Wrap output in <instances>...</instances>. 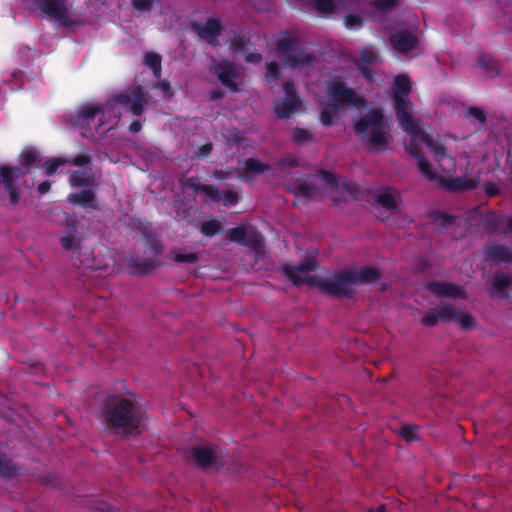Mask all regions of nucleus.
<instances>
[{
	"mask_svg": "<svg viewBox=\"0 0 512 512\" xmlns=\"http://www.w3.org/2000/svg\"><path fill=\"white\" fill-rule=\"evenodd\" d=\"M391 46L400 54H408L419 45L418 37L408 30H400L390 35Z\"/></svg>",
	"mask_w": 512,
	"mask_h": 512,
	"instance_id": "nucleus-15",
	"label": "nucleus"
},
{
	"mask_svg": "<svg viewBox=\"0 0 512 512\" xmlns=\"http://www.w3.org/2000/svg\"><path fill=\"white\" fill-rule=\"evenodd\" d=\"M279 163L281 165L287 166V167H298L299 164H300L299 160L296 157H293L291 155H287V156L282 157L279 160Z\"/></svg>",
	"mask_w": 512,
	"mask_h": 512,
	"instance_id": "nucleus-59",
	"label": "nucleus"
},
{
	"mask_svg": "<svg viewBox=\"0 0 512 512\" xmlns=\"http://www.w3.org/2000/svg\"><path fill=\"white\" fill-rule=\"evenodd\" d=\"M299 49V41L291 36H284L277 41V50L286 62L294 52Z\"/></svg>",
	"mask_w": 512,
	"mask_h": 512,
	"instance_id": "nucleus-24",
	"label": "nucleus"
},
{
	"mask_svg": "<svg viewBox=\"0 0 512 512\" xmlns=\"http://www.w3.org/2000/svg\"><path fill=\"white\" fill-rule=\"evenodd\" d=\"M354 131L372 152L388 150L390 127L381 109H371L354 123Z\"/></svg>",
	"mask_w": 512,
	"mask_h": 512,
	"instance_id": "nucleus-3",
	"label": "nucleus"
},
{
	"mask_svg": "<svg viewBox=\"0 0 512 512\" xmlns=\"http://www.w3.org/2000/svg\"><path fill=\"white\" fill-rule=\"evenodd\" d=\"M213 150V144L212 143H206L199 147L198 151L196 152V155L199 158H204L210 155V153Z\"/></svg>",
	"mask_w": 512,
	"mask_h": 512,
	"instance_id": "nucleus-61",
	"label": "nucleus"
},
{
	"mask_svg": "<svg viewBox=\"0 0 512 512\" xmlns=\"http://www.w3.org/2000/svg\"><path fill=\"white\" fill-rule=\"evenodd\" d=\"M283 90L286 95V99H293L297 102H300V99L297 95L296 88L293 82H285L283 85Z\"/></svg>",
	"mask_w": 512,
	"mask_h": 512,
	"instance_id": "nucleus-54",
	"label": "nucleus"
},
{
	"mask_svg": "<svg viewBox=\"0 0 512 512\" xmlns=\"http://www.w3.org/2000/svg\"><path fill=\"white\" fill-rule=\"evenodd\" d=\"M191 28L203 41L213 47L219 45L218 37L222 34V23L218 18L210 17L204 25L196 22L191 24Z\"/></svg>",
	"mask_w": 512,
	"mask_h": 512,
	"instance_id": "nucleus-12",
	"label": "nucleus"
},
{
	"mask_svg": "<svg viewBox=\"0 0 512 512\" xmlns=\"http://www.w3.org/2000/svg\"><path fill=\"white\" fill-rule=\"evenodd\" d=\"M454 321L463 329H470L474 324L473 317L461 311L453 304L442 303L424 313L420 322L425 327H435L440 322Z\"/></svg>",
	"mask_w": 512,
	"mask_h": 512,
	"instance_id": "nucleus-6",
	"label": "nucleus"
},
{
	"mask_svg": "<svg viewBox=\"0 0 512 512\" xmlns=\"http://www.w3.org/2000/svg\"><path fill=\"white\" fill-rule=\"evenodd\" d=\"M398 433L407 442H415L419 439V427L417 425L404 424L399 428Z\"/></svg>",
	"mask_w": 512,
	"mask_h": 512,
	"instance_id": "nucleus-38",
	"label": "nucleus"
},
{
	"mask_svg": "<svg viewBox=\"0 0 512 512\" xmlns=\"http://www.w3.org/2000/svg\"><path fill=\"white\" fill-rule=\"evenodd\" d=\"M114 101L118 104L128 106L134 116H141L144 110L145 94L142 86L127 89L114 96Z\"/></svg>",
	"mask_w": 512,
	"mask_h": 512,
	"instance_id": "nucleus-11",
	"label": "nucleus"
},
{
	"mask_svg": "<svg viewBox=\"0 0 512 512\" xmlns=\"http://www.w3.org/2000/svg\"><path fill=\"white\" fill-rule=\"evenodd\" d=\"M315 58L313 55L306 53L304 50L294 52L289 56L286 63L292 67L306 66L314 62Z\"/></svg>",
	"mask_w": 512,
	"mask_h": 512,
	"instance_id": "nucleus-31",
	"label": "nucleus"
},
{
	"mask_svg": "<svg viewBox=\"0 0 512 512\" xmlns=\"http://www.w3.org/2000/svg\"><path fill=\"white\" fill-rule=\"evenodd\" d=\"M60 243L64 250L72 254L79 253L81 250V238L77 229L69 227L60 237Z\"/></svg>",
	"mask_w": 512,
	"mask_h": 512,
	"instance_id": "nucleus-21",
	"label": "nucleus"
},
{
	"mask_svg": "<svg viewBox=\"0 0 512 512\" xmlns=\"http://www.w3.org/2000/svg\"><path fill=\"white\" fill-rule=\"evenodd\" d=\"M337 111L334 110L333 107L329 106V103L325 108L322 109L320 113V122L323 126H330L333 124L334 118L337 116Z\"/></svg>",
	"mask_w": 512,
	"mask_h": 512,
	"instance_id": "nucleus-45",
	"label": "nucleus"
},
{
	"mask_svg": "<svg viewBox=\"0 0 512 512\" xmlns=\"http://www.w3.org/2000/svg\"><path fill=\"white\" fill-rule=\"evenodd\" d=\"M68 201L72 205H79L83 208L96 209V194L92 189H84L77 193H71L68 196Z\"/></svg>",
	"mask_w": 512,
	"mask_h": 512,
	"instance_id": "nucleus-22",
	"label": "nucleus"
},
{
	"mask_svg": "<svg viewBox=\"0 0 512 512\" xmlns=\"http://www.w3.org/2000/svg\"><path fill=\"white\" fill-rule=\"evenodd\" d=\"M132 5L138 11H149L152 8V0H132Z\"/></svg>",
	"mask_w": 512,
	"mask_h": 512,
	"instance_id": "nucleus-57",
	"label": "nucleus"
},
{
	"mask_svg": "<svg viewBox=\"0 0 512 512\" xmlns=\"http://www.w3.org/2000/svg\"><path fill=\"white\" fill-rule=\"evenodd\" d=\"M92 162V157L90 155L81 154L72 158L71 160L67 159V165H72L76 167H84Z\"/></svg>",
	"mask_w": 512,
	"mask_h": 512,
	"instance_id": "nucleus-52",
	"label": "nucleus"
},
{
	"mask_svg": "<svg viewBox=\"0 0 512 512\" xmlns=\"http://www.w3.org/2000/svg\"><path fill=\"white\" fill-rule=\"evenodd\" d=\"M477 65L489 77H496L500 74V65L491 55L482 53L477 58Z\"/></svg>",
	"mask_w": 512,
	"mask_h": 512,
	"instance_id": "nucleus-25",
	"label": "nucleus"
},
{
	"mask_svg": "<svg viewBox=\"0 0 512 512\" xmlns=\"http://www.w3.org/2000/svg\"><path fill=\"white\" fill-rule=\"evenodd\" d=\"M214 73L224 87L228 88L231 92L238 91L239 88L236 83L238 72L233 62L223 60L221 63H217L214 68Z\"/></svg>",
	"mask_w": 512,
	"mask_h": 512,
	"instance_id": "nucleus-14",
	"label": "nucleus"
},
{
	"mask_svg": "<svg viewBox=\"0 0 512 512\" xmlns=\"http://www.w3.org/2000/svg\"><path fill=\"white\" fill-rule=\"evenodd\" d=\"M127 267L131 274L146 275L156 267L155 259H146L141 256H131L127 259Z\"/></svg>",
	"mask_w": 512,
	"mask_h": 512,
	"instance_id": "nucleus-20",
	"label": "nucleus"
},
{
	"mask_svg": "<svg viewBox=\"0 0 512 512\" xmlns=\"http://www.w3.org/2000/svg\"><path fill=\"white\" fill-rule=\"evenodd\" d=\"M374 200L377 204L381 205L387 210L396 211L398 209V204L391 188H387L382 193L375 194Z\"/></svg>",
	"mask_w": 512,
	"mask_h": 512,
	"instance_id": "nucleus-28",
	"label": "nucleus"
},
{
	"mask_svg": "<svg viewBox=\"0 0 512 512\" xmlns=\"http://www.w3.org/2000/svg\"><path fill=\"white\" fill-rule=\"evenodd\" d=\"M161 61V56L155 52H147L144 54V64L152 70L156 77H159L161 74Z\"/></svg>",
	"mask_w": 512,
	"mask_h": 512,
	"instance_id": "nucleus-36",
	"label": "nucleus"
},
{
	"mask_svg": "<svg viewBox=\"0 0 512 512\" xmlns=\"http://www.w3.org/2000/svg\"><path fill=\"white\" fill-rule=\"evenodd\" d=\"M100 414L107 429L124 437L138 435L144 425L145 413L130 398L113 394L100 404Z\"/></svg>",
	"mask_w": 512,
	"mask_h": 512,
	"instance_id": "nucleus-1",
	"label": "nucleus"
},
{
	"mask_svg": "<svg viewBox=\"0 0 512 512\" xmlns=\"http://www.w3.org/2000/svg\"><path fill=\"white\" fill-rule=\"evenodd\" d=\"M247 228L244 225H239L229 230L227 234V238L231 242L239 243L243 245L246 236H247Z\"/></svg>",
	"mask_w": 512,
	"mask_h": 512,
	"instance_id": "nucleus-40",
	"label": "nucleus"
},
{
	"mask_svg": "<svg viewBox=\"0 0 512 512\" xmlns=\"http://www.w3.org/2000/svg\"><path fill=\"white\" fill-rule=\"evenodd\" d=\"M67 165V159L61 157H54L44 162L43 168L47 176H53L57 169L61 166Z\"/></svg>",
	"mask_w": 512,
	"mask_h": 512,
	"instance_id": "nucleus-41",
	"label": "nucleus"
},
{
	"mask_svg": "<svg viewBox=\"0 0 512 512\" xmlns=\"http://www.w3.org/2000/svg\"><path fill=\"white\" fill-rule=\"evenodd\" d=\"M361 60L366 64H375L378 60V54L371 49H364L361 53Z\"/></svg>",
	"mask_w": 512,
	"mask_h": 512,
	"instance_id": "nucleus-55",
	"label": "nucleus"
},
{
	"mask_svg": "<svg viewBox=\"0 0 512 512\" xmlns=\"http://www.w3.org/2000/svg\"><path fill=\"white\" fill-rule=\"evenodd\" d=\"M41 162V156L38 151L34 149L24 150L19 156V167L0 165V187L3 186L9 195V202L15 205L19 202L21 190L19 185L16 184L27 171L24 168H29Z\"/></svg>",
	"mask_w": 512,
	"mask_h": 512,
	"instance_id": "nucleus-4",
	"label": "nucleus"
},
{
	"mask_svg": "<svg viewBox=\"0 0 512 512\" xmlns=\"http://www.w3.org/2000/svg\"><path fill=\"white\" fill-rule=\"evenodd\" d=\"M505 217L506 216H500L496 213H488L482 219V226L484 230L489 234L499 231L503 233Z\"/></svg>",
	"mask_w": 512,
	"mask_h": 512,
	"instance_id": "nucleus-26",
	"label": "nucleus"
},
{
	"mask_svg": "<svg viewBox=\"0 0 512 512\" xmlns=\"http://www.w3.org/2000/svg\"><path fill=\"white\" fill-rule=\"evenodd\" d=\"M415 136H422L424 144L433 153L434 159L444 173H453L456 170V160L448 152L447 148L440 142L436 141L432 136L425 132L417 123L413 129L407 130Z\"/></svg>",
	"mask_w": 512,
	"mask_h": 512,
	"instance_id": "nucleus-8",
	"label": "nucleus"
},
{
	"mask_svg": "<svg viewBox=\"0 0 512 512\" xmlns=\"http://www.w3.org/2000/svg\"><path fill=\"white\" fill-rule=\"evenodd\" d=\"M287 190L296 198L310 199L317 193V187L308 180H291Z\"/></svg>",
	"mask_w": 512,
	"mask_h": 512,
	"instance_id": "nucleus-19",
	"label": "nucleus"
},
{
	"mask_svg": "<svg viewBox=\"0 0 512 512\" xmlns=\"http://www.w3.org/2000/svg\"><path fill=\"white\" fill-rule=\"evenodd\" d=\"M345 25L349 29L361 27L363 25V17L358 14H347L344 18Z\"/></svg>",
	"mask_w": 512,
	"mask_h": 512,
	"instance_id": "nucleus-51",
	"label": "nucleus"
},
{
	"mask_svg": "<svg viewBox=\"0 0 512 512\" xmlns=\"http://www.w3.org/2000/svg\"><path fill=\"white\" fill-rule=\"evenodd\" d=\"M37 7L44 14L57 20L66 19L69 14L66 0H38Z\"/></svg>",
	"mask_w": 512,
	"mask_h": 512,
	"instance_id": "nucleus-18",
	"label": "nucleus"
},
{
	"mask_svg": "<svg viewBox=\"0 0 512 512\" xmlns=\"http://www.w3.org/2000/svg\"><path fill=\"white\" fill-rule=\"evenodd\" d=\"M94 176L83 171H73L69 176V183L73 187H87L92 184Z\"/></svg>",
	"mask_w": 512,
	"mask_h": 512,
	"instance_id": "nucleus-30",
	"label": "nucleus"
},
{
	"mask_svg": "<svg viewBox=\"0 0 512 512\" xmlns=\"http://www.w3.org/2000/svg\"><path fill=\"white\" fill-rule=\"evenodd\" d=\"M465 114H466V117L472 118L481 124H485V122L487 120L486 112L477 107H473V106L467 107Z\"/></svg>",
	"mask_w": 512,
	"mask_h": 512,
	"instance_id": "nucleus-46",
	"label": "nucleus"
},
{
	"mask_svg": "<svg viewBox=\"0 0 512 512\" xmlns=\"http://www.w3.org/2000/svg\"><path fill=\"white\" fill-rule=\"evenodd\" d=\"M380 276L377 268L362 266L358 271L344 270L329 278L311 277L309 282L327 295L336 298H352L353 285L374 283L380 279Z\"/></svg>",
	"mask_w": 512,
	"mask_h": 512,
	"instance_id": "nucleus-2",
	"label": "nucleus"
},
{
	"mask_svg": "<svg viewBox=\"0 0 512 512\" xmlns=\"http://www.w3.org/2000/svg\"><path fill=\"white\" fill-rule=\"evenodd\" d=\"M245 61L247 63H260L262 61V55L260 53L251 52L245 55Z\"/></svg>",
	"mask_w": 512,
	"mask_h": 512,
	"instance_id": "nucleus-63",
	"label": "nucleus"
},
{
	"mask_svg": "<svg viewBox=\"0 0 512 512\" xmlns=\"http://www.w3.org/2000/svg\"><path fill=\"white\" fill-rule=\"evenodd\" d=\"M199 259L198 253H177L173 260L177 263H196Z\"/></svg>",
	"mask_w": 512,
	"mask_h": 512,
	"instance_id": "nucleus-50",
	"label": "nucleus"
},
{
	"mask_svg": "<svg viewBox=\"0 0 512 512\" xmlns=\"http://www.w3.org/2000/svg\"><path fill=\"white\" fill-rule=\"evenodd\" d=\"M191 455L195 464L202 470L220 467L224 464L222 450L216 445H200L191 447Z\"/></svg>",
	"mask_w": 512,
	"mask_h": 512,
	"instance_id": "nucleus-10",
	"label": "nucleus"
},
{
	"mask_svg": "<svg viewBox=\"0 0 512 512\" xmlns=\"http://www.w3.org/2000/svg\"><path fill=\"white\" fill-rule=\"evenodd\" d=\"M220 230H221V225L215 219L204 222L200 228L201 233L207 237L215 236L217 233L220 232Z\"/></svg>",
	"mask_w": 512,
	"mask_h": 512,
	"instance_id": "nucleus-43",
	"label": "nucleus"
},
{
	"mask_svg": "<svg viewBox=\"0 0 512 512\" xmlns=\"http://www.w3.org/2000/svg\"><path fill=\"white\" fill-rule=\"evenodd\" d=\"M105 107L102 105L96 106H83L71 115V123L74 127L83 130L82 135L89 137L91 135V126L94 124L96 118L98 121V128L106 124Z\"/></svg>",
	"mask_w": 512,
	"mask_h": 512,
	"instance_id": "nucleus-9",
	"label": "nucleus"
},
{
	"mask_svg": "<svg viewBox=\"0 0 512 512\" xmlns=\"http://www.w3.org/2000/svg\"><path fill=\"white\" fill-rule=\"evenodd\" d=\"M312 8L324 15L332 14L337 11V3L335 0H310Z\"/></svg>",
	"mask_w": 512,
	"mask_h": 512,
	"instance_id": "nucleus-34",
	"label": "nucleus"
},
{
	"mask_svg": "<svg viewBox=\"0 0 512 512\" xmlns=\"http://www.w3.org/2000/svg\"><path fill=\"white\" fill-rule=\"evenodd\" d=\"M301 102H297L293 99H285L278 103L275 107L276 114L278 118L280 119H288L290 118L295 111L297 110V107L300 105Z\"/></svg>",
	"mask_w": 512,
	"mask_h": 512,
	"instance_id": "nucleus-27",
	"label": "nucleus"
},
{
	"mask_svg": "<svg viewBox=\"0 0 512 512\" xmlns=\"http://www.w3.org/2000/svg\"><path fill=\"white\" fill-rule=\"evenodd\" d=\"M244 169L246 172L253 175H260L269 171V165L261 162L257 158H247L244 161Z\"/></svg>",
	"mask_w": 512,
	"mask_h": 512,
	"instance_id": "nucleus-35",
	"label": "nucleus"
},
{
	"mask_svg": "<svg viewBox=\"0 0 512 512\" xmlns=\"http://www.w3.org/2000/svg\"><path fill=\"white\" fill-rule=\"evenodd\" d=\"M251 43L250 38L240 33H235L230 38V48L234 52L242 51L247 45Z\"/></svg>",
	"mask_w": 512,
	"mask_h": 512,
	"instance_id": "nucleus-42",
	"label": "nucleus"
},
{
	"mask_svg": "<svg viewBox=\"0 0 512 512\" xmlns=\"http://www.w3.org/2000/svg\"><path fill=\"white\" fill-rule=\"evenodd\" d=\"M479 180L467 177H455L445 182L450 192H464L474 190L478 187Z\"/></svg>",
	"mask_w": 512,
	"mask_h": 512,
	"instance_id": "nucleus-23",
	"label": "nucleus"
},
{
	"mask_svg": "<svg viewBox=\"0 0 512 512\" xmlns=\"http://www.w3.org/2000/svg\"><path fill=\"white\" fill-rule=\"evenodd\" d=\"M190 187L195 192H203L206 196V200L212 201V202H218L221 198L219 190L217 187L212 185H206V184H197V183H191Z\"/></svg>",
	"mask_w": 512,
	"mask_h": 512,
	"instance_id": "nucleus-33",
	"label": "nucleus"
},
{
	"mask_svg": "<svg viewBox=\"0 0 512 512\" xmlns=\"http://www.w3.org/2000/svg\"><path fill=\"white\" fill-rule=\"evenodd\" d=\"M439 220L441 226L448 227L454 224L456 217L448 214H440Z\"/></svg>",
	"mask_w": 512,
	"mask_h": 512,
	"instance_id": "nucleus-62",
	"label": "nucleus"
},
{
	"mask_svg": "<svg viewBox=\"0 0 512 512\" xmlns=\"http://www.w3.org/2000/svg\"><path fill=\"white\" fill-rule=\"evenodd\" d=\"M320 176L322 180L325 181V183H327L332 188L337 189L339 187V180L334 173L323 170L320 172Z\"/></svg>",
	"mask_w": 512,
	"mask_h": 512,
	"instance_id": "nucleus-53",
	"label": "nucleus"
},
{
	"mask_svg": "<svg viewBox=\"0 0 512 512\" xmlns=\"http://www.w3.org/2000/svg\"><path fill=\"white\" fill-rule=\"evenodd\" d=\"M412 85L407 75H397L393 81V106L399 125L406 130L413 129L418 122L412 117L414 105L409 99Z\"/></svg>",
	"mask_w": 512,
	"mask_h": 512,
	"instance_id": "nucleus-5",
	"label": "nucleus"
},
{
	"mask_svg": "<svg viewBox=\"0 0 512 512\" xmlns=\"http://www.w3.org/2000/svg\"><path fill=\"white\" fill-rule=\"evenodd\" d=\"M360 72L362 76L369 82L374 81L375 73L374 71L368 67L367 65H359Z\"/></svg>",
	"mask_w": 512,
	"mask_h": 512,
	"instance_id": "nucleus-60",
	"label": "nucleus"
},
{
	"mask_svg": "<svg viewBox=\"0 0 512 512\" xmlns=\"http://www.w3.org/2000/svg\"><path fill=\"white\" fill-rule=\"evenodd\" d=\"M243 245L255 251H260L264 244L261 235L253 232L247 234Z\"/></svg>",
	"mask_w": 512,
	"mask_h": 512,
	"instance_id": "nucleus-44",
	"label": "nucleus"
},
{
	"mask_svg": "<svg viewBox=\"0 0 512 512\" xmlns=\"http://www.w3.org/2000/svg\"><path fill=\"white\" fill-rule=\"evenodd\" d=\"M425 288L434 296L442 298L449 297L453 299H465V288L450 282L431 281L425 285Z\"/></svg>",
	"mask_w": 512,
	"mask_h": 512,
	"instance_id": "nucleus-13",
	"label": "nucleus"
},
{
	"mask_svg": "<svg viewBox=\"0 0 512 512\" xmlns=\"http://www.w3.org/2000/svg\"><path fill=\"white\" fill-rule=\"evenodd\" d=\"M401 129L408 135L411 136L410 141L405 145L406 152L413 158H418L419 156H422L421 148L418 144V142L424 143V139L422 136H415L413 133L408 132L403 125H399Z\"/></svg>",
	"mask_w": 512,
	"mask_h": 512,
	"instance_id": "nucleus-32",
	"label": "nucleus"
},
{
	"mask_svg": "<svg viewBox=\"0 0 512 512\" xmlns=\"http://www.w3.org/2000/svg\"><path fill=\"white\" fill-rule=\"evenodd\" d=\"M318 267L317 261L313 257H307L303 260L299 265H284L282 270L284 274L288 277V279L295 284L296 286H300L304 283V280L298 277V273L307 274L309 272L315 271Z\"/></svg>",
	"mask_w": 512,
	"mask_h": 512,
	"instance_id": "nucleus-17",
	"label": "nucleus"
},
{
	"mask_svg": "<svg viewBox=\"0 0 512 512\" xmlns=\"http://www.w3.org/2000/svg\"><path fill=\"white\" fill-rule=\"evenodd\" d=\"M483 188H484L485 193L489 197H495V196L499 195V193H500L499 187L495 183H492V182L484 183Z\"/></svg>",
	"mask_w": 512,
	"mask_h": 512,
	"instance_id": "nucleus-58",
	"label": "nucleus"
},
{
	"mask_svg": "<svg viewBox=\"0 0 512 512\" xmlns=\"http://www.w3.org/2000/svg\"><path fill=\"white\" fill-rule=\"evenodd\" d=\"M292 140L298 144L303 145L313 140L314 135L309 130L302 128V127H296L293 129L291 134Z\"/></svg>",
	"mask_w": 512,
	"mask_h": 512,
	"instance_id": "nucleus-37",
	"label": "nucleus"
},
{
	"mask_svg": "<svg viewBox=\"0 0 512 512\" xmlns=\"http://www.w3.org/2000/svg\"><path fill=\"white\" fill-rule=\"evenodd\" d=\"M483 259L486 262L499 263H512V251L510 247L503 244H496L489 242L483 250Z\"/></svg>",
	"mask_w": 512,
	"mask_h": 512,
	"instance_id": "nucleus-16",
	"label": "nucleus"
},
{
	"mask_svg": "<svg viewBox=\"0 0 512 512\" xmlns=\"http://www.w3.org/2000/svg\"><path fill=\"white\" fill-rule=\"evenodd\" d=\"M327 96L329 99V106L334 110L349 105L354 107H362L365 99L359 96L352 88L338 80H329L327 82Z\"/></svg>",
	"mask_w": 512,
	"mask_h": 512,
	"instance_id": "nucleus-7",
	"label": "nucleus"
},
{
	"mask_svg": "<svg viewBox=\"0 0 512 512\" xmlns=\"http://www.w3.org/2000/svg\"><path fill=\"white\" fill-rule=\"evenodd\" d=\"M398 0H374L372 5L380 12H388L397 6Z\"/></svg>",
	"mask_w": 512,
	"mask_h": 512,
	"instance_id": "nucleus-48",
	"label": "nucleus"
},
{
	"mask_svg": "<svg viewBox=\"0 0 512 512\" xmlns=\"http://www.w3.org/2000/svg\"><path fill=\"white\" fill-rule=\"evenodd\" d=\"M503 234L512 235V216H506L504 219V228H503Z\"/></svg>",
	"mask_w": 512,
	"mask_h": 512,
	"instance_id": "nucleus-64",
	"label": "nucleus"
},
{
	"mask_svg": "<svg viewBox=\"0 0 512 512\" xmlns=\"http://www.w3.org/2000/svg\"><path fill=\"white\" fill-rule=\"evenodd\" d=\"M417 166L419 171L428 179L435 180L437 178V173L433 170L428 160L424 157V155L416 158Z\"/></svg>",
	"mask_w": 512,
	"mask_h": 512,
	"instance_id": "nucleus-39",
	"label": "nucleus"
},
{
	"mask_svg": "<svg viewBox=\"0 0 512 512\" xmlns=\"http://www.w3.org/2000/svg\"><path fill=\"white\" fill-rule=\"evenodd\" d=\"M512 282V275L496 272L492 278V288L500 294H505Z\"/></svg>",
	"mask_w": 512,
	"mask_h": 512,
	"instance_id": "nucleus-29",
	"label": "nucleus"
},
{
	"mask_svg": "<svg viewBox=\"0 0 512 512\" xmlns=\"http://www.w3.org/2000/svg\"><path fill=\"white\" fill-rule=\"evenodd\" d=\"M223 201L227 206L235 205L238 202V195L232 190H225L223 191Z\"/></svg>",
	"mask_w": 512,
	"mask_h": 512,
	"instance_id": "nucleus-56",
	"label": "nucleus"
},
{
	"mask_svg": "<svg viewBox=\"0 0 512 512\" xmlns=\"http://www.w3.org/2000/svg\"><path fill=\"white\" fill-rule=\"evenodd\" d=\"M14 473L15 469L11 465L10 460H8L4 455L0 454V475L10 477L13 476Z\"/></svg>",
	"mask_w": 512,
	"mask_h": 512,
	"instance_id": "nucleus-49",
	"label": "nucleus"
},
{
	"mask_svg": "<svg viewBox=\"0 0 512 512\" xmlns=\"http://www.w3.org/2000/svg\"><path fill=\"white\" fill-rule=\"evenodd\" d=\"M267 80L269 82L276 81L280 77V66L276 62H268L266 64V74Z\"/></svg>",
	"mask_w": 512,
	"mask_h": 512,
	"instance_id": "nucleus-47",
	"label": "nucleus"
}]
</instances>
